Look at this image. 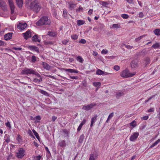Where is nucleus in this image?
<instances>
[{
  "mask_svg": "<svg viewBox=\"0 0 160 160\" xmlns=\"http://www.w3.org/2000/svg\"><path fill=\"white\" fill-rule=\"evenodd\" d=\"M28 0L26 1V4L29 8L30 9L36 13H38L41 8V6L38 0L31 1Z\"/></svg>",
  "mask_w": 160,
  "mask_h": 160,
  "instance_id": "obj_1",
  "label": "nucleus"
},
{
  "mask_svg": "<svg viewBox=\"0 0 160 160\" xmlns=\"http://www.w3.org/2000/svg\"><path fill=\"white\" fill-rule=\"evenodd\" d=\"M108 51L107 50H105L104 49L102 50L101 51V53L102 54H106L108 53Z\"/></svg>",
  "mask_w": 160,
  "mask_h": 160,
  "instance_id": "obj_64",
  "label": "nucleus"
},
{
  "mask_svg": "<svg viewBox=\"0 0 160 160\" xmlns=\"http://www.w3.org/2000/svg\"><path fill=\"white\" fill-rule=\"evenodd\" d=\"M32 42H41V40L38 39V35L37 34H35L32 38Z\"/></svg>",
  "mask_w": 160,
  "mask_h": 160,
  "instance_id": "obj_17",
  "label": "nucleus"
},
{
  "mask_svg": "<svg viewBox=\"0 0 160 160\" xmlns=\"http://www.w3.org/2000/svg\"><path fill=\"white\" fill-rule=\"evenodd\" d=\"M32 32H31V30H28L25 33H23L22 35L24 38L26 40H27L29 38L32 37Z\"/></svg>",
  "mask_w": 160,
  "mask_h": 160,
  "instance_id": "obj_6",
  "label": "nucleus"
},
{
  "mask_svg": "<svg viewBox=\"0 0 160 160\" xmlns=\"http://www.w3.org/2000/svg\"><path fill=\"white\" fill-rule=\"evenodd\" d=\"M154 110V108H151L148 110V112H153Z\"/></svg>",
  "mask_w": 160,
  "mask_h": 160,
  "instance_id": "obj_59",
  "label": "nucleus"
},
{
  "mask_svg": "<svg viewBox=\"0 0 160 160\" xmlns=\"http://www.w3.org/2000/svg\"><path fill=\"white\" fill-rule=\"evenodd\" d=\"M58 145L60 147L64 148L66 147L67 144L65 141L64 140H61L59 142Z\"/></svg>",
  "mask_w": 160,
  "mask_h": 160,
  "instance_id": "obj_12",
  "label": "nucleus"
},
{
  "mask_svg": "<svg viewBox=\"0 0 160 160\" xmlns=\"http://www.w3.org/2000/svg\"><path fill=\"white\" fill-rule=\"evenodd\" d=\"M41 157V156L40 155H38V156H35L34 158L35 160H40Z\"/></svg>",
  "mask_w": 160,
  "mask_h": 160,
  "instance_id": "obj_55",
  "label": "nucleus"
},
{
  "mask_svg": "<svg viewBox=\"0 0 160 160\" xmlns=\"http://www.w3.org/2000/svg\"><path fill=\"white\" fill-rule=\"evenodd\" d=\"M51 23V20L48 19L47 16L42 17L36 23L38 26H40L43 25H49Z\"/></svg>",
  "mask_w": 160,
  "mask_h": 160,
  "instance_id": "obj_3",
  "label": "nucleus"
},
{
  "mask_svg": "<svg viewBox=\"0 0 160 160\" xmlns=\"http://www.w3.org/2000/svg\"><path fill=\"white\" fill-rule=\"evenodd\" d=\"M114 115V113L113 112H112L108 116V118L111 119L113 116Z\"/></svg>",
  "mask_w": 160,
  "mask_h": 160,
  "instance_id": "obj_63",
  "label": "nucleus"
},
{
  "mask_svg": "<svg viewBox=\"0 0 160 160\" xmlns=\"http://www.w3.org/2000/svg\"><path fill=\"white\" fill-rule=\"evenodd\" d=\"M100 3L103 6L106 8L108 7V6L109 4V3L104 1H100Z\"/></svg>",
  "mask_w": 160,
  "mask_h": 160,
  "instance_id": "obj_23",
  "label": "nucleus"
},
{
  "mask_svg": "<svg viewBox=\"0 0 160 160\" xmlns=\"http://www.w3.org/2000/svg\"><path fill=\"white\" fill-rule=\"evenodd\" d=\"M129 124L130 126H132L133 127H135L137 125V122L135 120H133Z\"/></svg>",
  "mask_w": 160,
  "mask_h": 160,
  "instance_id": "obj_34",
  "label": "nucleus"
},
{
  "mask_svg": "<svg viewBox=\"0 0 160 160\" xmlns=\"http://www.w3.org/2000/svg\"><path fill=\"white\" fill-rule=\"evenodd\" d=\"M42 65L44 69H46L48 70H49L50 69V66L46 62H42Z\"/></svg>",
  "mask_w": 160,
  "mask_h": 160,
  "instance_id": "obj_18",
  "label": "nucleus"
},
{
  "mask_svg": "<svg viewBox=\"0 0 160 160\" xmlns=\"http://www.w3.org/2000/svg\"><path fill=\"white\" fill-rule=\"evenodd\" d=\"M104 27V25L103 24H99L98 27V28L99 31L100 32L103 30Z\"/></svg>",
  "mask_w": 160,
  "mask_h": 160,
  "instance_id": "obj_32",
  "label": "nucleus"
},
{
  "mask_svg": "<svg viewBox=\"0 0 160 160\" xmlns=\"http://www.w3.org/2000/svg\"><path fill=\"white\" fill-rule=\"evenodd\" d=\"M6 43L0 40V46L6 45Z\"/></svg>",
  "mask_w": 160,
  "mask_h": 160,
  "instance_id": "obj_58",
  "label": "nucleus"
},
{
  "mask_svg": "<svg viewBox=\"0 0 160 160\" xmlns=\"http://www.w3.org/2000/svg\"><path fill=\"white\" fill-rule=\"evenodd\" d=\"M136 74V72H133L132 73L130 72L128 69H126L121 73L120 76L124 78L132 77Z\"/></svg>",
  "mask_w": 160,
  "mask_h": 160,
  "instance_id": "obj_4",
  "label": "nucleus"
},
{
  "mask_svg": "<svg viewBox=\"0 0 160 160\" xmlns=\"http://www.w3.org/2000/svg\"><path fill=\"white\" fill-rule=\"evenodd\" d=\"M124 95V92L123 90L118 91L117 93L116 94V98L117 99H119L120 97H122Z\"/></svg>",
  "mask_w": 160,
  "mask_h": 160,
  "instance_id": "obj_15",
  "label": "nucleus"
},
{
  "mask_svg": "<svg viewBox=\"0 0 160 160\" xmlns=\"http://www.w3.org/2000/svg\"><path fill=\"white\" fill-rule=\"evenodd\" d=\"M97 156L96 154L94 155L93 153H91L90 155L89 160H95L97 159Z\"/></svg>",
  "mask_w": 160,
  "mask_h": 160,
  "instance_id": "obj_21",
  "label": "nucleus"
},
{
  "mask_svg": "<svg viewBox=\"0 0 160 160\" xmlns=\"http://www.w3.org/2000/svg\"><path fill=\"white\" fill-rule=\"evenodd\" d=\"M25 152V150L23 148H20L18 152L16 153V157L18 158H22L24 155V153Z\"/></svg>",
  "mask_w": 160,
  "mask_h": 160,
  "instance_id": "obj_5",
  "label": "nucleus"
},
{
  "mask_svg": "<svg viewBox=\"0 0 160 160\" xmlns=\"http://www.w3.org/2000/svg\"><path fill=\"white\" fill-rule=\"evenodd\" d=\"M0 7L4 11H5L6 10V3L4 2L2 0H0Z\"/></svg>",
  "mask_w": 160,
  "mask_h": 160,
  "instance_id": "obj_16",
  "label": "nucleus"
},
{
  "mask_svg": "<svg viewBox=\"0 0 160 160\" xmlns=\"http://www.w3.org/2000/svg\"><path fill=\"white\" fill-rule=\"evenodd\" d=\"M121 16L124 19H127L129 18V16L128 14H122Z\"/></svg>",
  "mask_w": 160,
  "mask_h": 160,
  "instance_id": "obj_45",
  "label": "nucleus"
},
{
  "mask_svg": "<svg viewBox=\"0 0 160 160\" xmlns=\"http://www.w3.org/2000/svg\"><path fill=\"white\" fill-rule=\"evenodd\" d=\"M147 54L146 51L145 49H143L142 50L140 53V55L141 56H144Z\"/></svg>",
  "mask_w": 160,
  "mask_h": 160,
  "instance_id": "obj_40",
  "label": "nucleus"
},
{
  "mask_svg": "<svg viewBox=\"0 0 160 160\" xmlns=\"http://www.w3.org/2000/svg\"><path fill=\"white\" fill-rule=\"evenodd\" d=\"M69 78L72 79H78V76H70Z\"/></svg>",
  "mask_w": 160,
  "mask_h": 160,
  "instance_id": "obj_54",
  "label": "nucleus"
},
{
  "mask_svg": "<svg viewBox=\"0 0 160 160\" xmlns=\"http://www.w3.org/2000/svg\"><path fill=\"white\" fill-rule=\"evenodd\" d=\"M12 49L16 50H20L22 49V48H16L15 47H12Z\"/></svg>",
  "mask_w": 160,
  "mask_h": 160,
  "instance_id": "obj_61",
  "label": "nucleus"
},
{
  "mask_svg": "<svg viewBox=\"0 0 160 160\" xmlns=\"http://www.w3.org/2000/svg\"><path fill=\"white\" fill-rule=\"evenodd\" d=\"M113 69L117 71H118L120 69L118 65H115L114 66Z\"/></svg>",
  "mask_w": 160,
  "mask_h": 160,
  "instance_id": "obj_53",
  "label": "nucleus"
},
{
  "mask_svg": "<svg viewBox=\"0 0 160 160\" xmlns=\"http://www.w3.org/2000/svg\"><path fill=\"white\" fill-rule=\"evenodd\" d=\"M44 148L46 151V154L47 157L48 158H49L51 156V153L48 148L46 146H44Z\"/></svg>",
  "mask_w": 160,
  "mask_h": 160,
  "instance_id": "obj_19",
  "label": "nucleus"
},
{
  "mask_svg": "<svg viewBox=\"0 0 160 160\" xmlns=\"http://www.w3.org/2000/svg\"><path fill=\"white\" fill-rule=\"evenodd\" d=\"M84 139V135L82 134V135H81L79 137V139L78 140V142L80 144L82 143Z\"/></svg>",
  "mask_w": 160,
  "mask_h": 160,
  "instance_id": "obj_25",
  "label": "nucleus"
},
{
  "mask_svg": "<svg viewBox=\"0 0 160 160\" xmlns=\"http://www.w3.org/2000/svg\"><path fill=\"white\" fill-rule=\"evenodd\" d=\"M40 78L39 79H38L37 78H35L33 80V82H37L38 83L41 82L42 81V78L41 77V76Z\"/></svg>",
  "mask_w": 160,
  "mask_h": 160,
  "instance_id": "obj_36",
  "label": "nucleus"
},
{
  "mask_svg": "<svg viewBox=\"0 0 160 160\" xmlns=\"http://www.w3.org/2000/svg\"><path fill=\"white\" fill-rule=\"evenodd\" d=\"M154 33L157 36L160 35V29L158 28L156 29L153 31Z\"/></svg>",
  "mask_w": 160,
  "mask_h": 160,
  "instance_id": "obj_31",
  "label": "nucleus"
},
{
  "mask_svg": "<svg viewBox=\"0 0 160 160\" xmlns=\"http://www.w3.org/2000/svg\"><path fill=\"white\" fill-rule=\"evenodd\" d=\"M104 73V71L99 69H98L96 72V74L97 75H103Z\"/></svg>",
  "mask_w": 160,
  "mask_h": 160,
  "instance_id": "obj_33",
  "label": "nucleus"
},
{
  "mask_svg": "<svg viewBox=\"0 0 160 160\" xmlns=\"http://www.w3.org/2000/svg\"><path fill=\"white\" fill-rule=\"evenodd\" d=\"M120 25L118 24H114L112 25V27L113 28H120Z\"/></svg>",
  "mask_w": 160,
  "mask_h": 160,
  "instance_id": "obj_50",
  "label": "nucleus"
},
{
  "mask_svg": "<svg viewBox=\"0 0 160 160\" xmlns=\"http://www.w3.org/2000/svg\"><path fill=\"white\" fill-rule=\"evenodd\" d=\"M41 119V117L39 115L37 116L34 118V120H35L38 122H39V121Z\"/></svg>",
  "mask_w": 160,
  "mask_h": 160,
  "instance_id": "obj_41",
  "label": "nucleus"
},
{
  "mask_svg": "<svg viewBox=\"0 0 160 160\" xmlns=\"http://www.w3.org/2000/svg\"><path fill=\"white\" fill-rule=\"evenodd\" d=\"M27 132L28 133V134L31 137L33 138H35V137H34V136H33L32 131H31V130H30V129H29L28 132Z\"/></svg>",
  "mask_w": 160,
  "mask_h": 160,
  "instance_id": "obj_44",
  "label": "nucleus"
},
{
  "mask_svg": "<svg viewBox=\"0 0 160 160\" xmlns=\"http://www.w3.org/2000/svg\"><path fill=\"white\" fill-rule=\"evenodd\" d=\"M160 142V138L157 140L155 142L153 143L150 147V148H152L155 146L158 143Z\"/></svg>",
  "mask_w": 160,
  "mask_h": 160,
  "instance_id": "obj_27",
  "label": "nucleus"
},
{
  "mask_svg": "<svg viewBox=\"0 0 160 160\" xmlns=\"http://www.w3.org/2000/svg\"><path fill=\"white\" fill-rule=\"evenodd\" d=\"M63 16L64 18H66L68 16L67 11L66 10H63Z\"/></svg>",
  "mask_w": 160,
  "mask_h": 160,
  "instance_id": "obj_47",
  "label": "nucleus"
},
{
  "mask_svg": "<svg viewBox=\"0 0 160 160\" xmlns=\"http://www.w3.org/2000/svg\"><path fill=\"white\" fill-rule=\"evenodd\" d=\"M16 139L19 142H20L22 141V137L19 134L18 135V137L16 138Z\"/></svg>",
  "mask_w": 160,
  "mask_h": 160,
  "instance_id": "obj_43",
  "label": "nucleus"
},
{
  "mask_svg": "<svg viewBox=\"0 0 160 160\" xmlns=\"http://www.w3.org/2000/svg\"><path fill=\"white\" fill-rule=\"evenodd\" d=\"M96 105L95 103H92L88 105H84L82 108V109L88 111L92 108L94 106Z\"/></svg>",
  "mask_w": 160,
  "mask_h": 160,
  "instance_id": "obj_7",
  "label": "nucleus"
},
{
  "mask_svg": "<svg viewBox=\"0 0 160 160\" xmlns=\"http://www.w3.org/2000/svg\"><path fill=\"white\" fill-rule=\"evenodd\" d=\"M85 22L84 20H78L77 21V24L78 26H81L84 24Z\"/></svg>",
  "mask_w": 160,
  "mask_h": 160,
  "instance_id": "obj_30",
  "label": "nucleus"
},
{
  "mask_svg": "<svg viewBox=\"0 0 160 160\" xmlns=\"http://www.w3.org/2000/svg\"><path fill=\"white\" fill-rule=\"evenodd\" d=\"M151 62L150 58L148 57H147L144 58L143 62L145 67H146Z\"/></svg>",
  "mask_w": 160,
  "mask_h": 160,
  "instance_id": "obj_10",
  "label": "nucleus"
},
{
  "mask_svg": "<svg viewBox=\"0 0 160 160\" xmlns=\"http://www.w3.org/2000/svg\"><path fill=\"white\" fill-rule=\"evenodd\" d=\"M77 61H79L80 62L82 63L83 62V59L82 57L80 56H78L77 58Z\"/></svg>",
  "mask_w": 160,
  "mask_h": 160,
  "instance_id": "obj_39",
  "label": "nucleus"
},
{
  "mask_svg": "<svg viewBox=\"0 0 160 160\" xmlns=\"http://www.w3.org/2000/svg\"><path fill=\"white\" fill-rule=\"evenodd\" d=\"M64 70L66 72H68L70 73H78V71L72 69H65Z\"/></svg>",
  "mask_w": 160,
  "mask_h": 160,
  "instance_id": "obj_20",
  "label": "nucleus"
},
{
  "mask_svg": "<svg viewBox=\"0 0 160 160\" xmlns=\"http://www.w3.org/2000/svg\"><path fill=\"white\" fill-rule=\"evenodd\" d=\"M71 38L72 39L74 40L77 39L78 38V36L76 35H73L71 36Z\"/></svg>",
  "mask_w": 160,
  "mask_h": 160,
  "instance_id": "obj_51",
  "label": "nucleus"
},
{
  "mask_svg": "<svg viewBox=\"0 0 160 160\" xmlns=\"http://www.w3.org/2000/svg\"><path fill=\"white\" fill-rule=\"evenodd\" d=\"M63 133H64L65 134L67 135V136H68L69 133L68 131L67 130V129H63Z\"/></svg>",
  "mask_w": 160,
  "mask_h": 160,
  "instance_id": "obj_57",
  "label": "nucleus"
},
{
  "mask_svg": "<svg viewBox=\"0 0 160 160\" xmlns=\"http://www.w3.org/2000/svg\"><path fill=\"white\" fill-rule=\"evenodd\" d=\"M12 32H11L5 34L4 36L5 40L7 41L8 40L11 39L12 37Z\"/></svg>",
  "mask_w": 160,
  "mask_h": 160,
  "instance_id": "obj_13",
  "label": "nucleus"
},
{
  "mask_svg": "<svg viewBox=\"0 0 160 160\" xmlns=\"http://www.w3.org/2000/svg\"><path fill=\"white\" fill-rule=\"evenodd\" d=\"M93 86L95 87H99L101 85V82H94L93 83Z\"/></svg>",
  "mask_w": 160,
  "mask_h": 160,
  "instance_id": "obj_35",
  "label": "nucleus"
},
{
  "mask_svg": "<svg viewBox=\"0 0 160 160\" xmlns=\"http://www.w3.org/2000/svg\"><path fill=\"white\" fill-rule=\"evenodd\" d=\"M39 92L43 95H44L47 96H48L49 94L46 91L42 90H40Z\"/></svg>",
  "mask_w": 160,
  "mask_h": 160,
  "instance_id": "obj_29",
  "label": "nucleus"
},
{
  "mask_svg": "<svg viewBox=\"0 0 160 160\" xmlns=\"http://www.w3.org/2000/svg\"><path fill=\"white\" fill-rule=\"evenodd\" d=\"M86 122V119H84L82 121L79 125L82 127V126Z\"/></svg>",
  "mask_w": 160,
  "mask_h": 160,
  "instance_id": "obj_52",
  "label": "nucleus"
},
{
  "mask_svg": "<svg viewBox=\"0 0 160 160\" xmlns=\"http://www.w3.org/2000/svg\"><path fill=\"white\" fill-rule=\"evenodd\" d=\"M148 118V116H145L142 117V119L143 120H147Z\"/></svg>",
  "mask_w": 160,
  "mask_h": 160,
  "instance_id": "obj_62",
  "label": "nucleus"
},
{
  "mask_svg": "<svg viewBox=\"0 0 160 160\" xmlns=\"http://www.w3.org/2000/svg\"><path fill=\"white\" fill-rule=\"evenodd\" d=\"M32 131L37 139L39 142H40V139L38 134L35 131L34 129L32 130Z\"/></svg>",
  "mask_w": 160,
  "mask_h": 160,
  "instance_id": "obj_24",
  "label": "nucleus"
},
{
  "mask_svg": "<svg viewBox=\"0 0 160 160\" xmlns=\"http://www.w3.org/2000/svg\"><path fill=\"white\" fill-rule=\"evenodd\" d=\"M131 68L133 69L136 68L138 66V62L136 60H132L130 63Z\"/></svg>",
  "mask_w": 160,
  "mask_h": 160,
  "instance_id": "obj_11",
  "label": "nucleus"
},
{
  "mask_svg": "<svg viewBox=\"0 0 160 160\" xmlns=\"http://www.w3.org/2000/svg\"><path fill=\"white\" fill-rule=\"evenodd\" d=\"M37 60V57L34 55L32 57L31 62L33 63H35Z\"/></svg>",
  "mask_w": 160,
  "mask_h": 160,
  "instance_id": "obj_38",
  "label": "nucleus"
},
{
  "mask_svg": "<svg viewBox=\"0 0 160 160\" xmlns=\"http://www.w3.org/2000/svg\"><path fill=\"white\" fill-rule=\"evenodd\" d=\"M145 35H143L141 36L138 38H136L135 39V41L136 42H138L140 40H141L143 37H145Z\"/></svg>",
  "mask_w": 160,
  "mask_h": 160,
  "instance_id": "obj_46",
  "label": "nucleus"
},
{
  "mask_svg": "<svg viewBox=\"0 0 160 160\" xmlns=\"http://www.w3.org/2000/svg\"><path fill=\"white\" fill-rule=\"evenodd\" d=\"M139 134L138 132H135L133 133V134L132 135L130 138V140L131 141L134 142L138 138Z\"/></svg>",
  "mask_w": 160,
  "mask_h": 160,
  "instance_id": "obj_9",
  "label": "nucleus"
},
{
  "mask_svg": "<svg viewBox=\"0 0 160 160\" xmlns=\"http://www.w3.org/2000/svg\"><path fill=\"white\" fill-rule=\"evenodd\" d=\"M76 5V4H75L73 3H70L69 4V8L70 10H73L75 8V6Z\"/></svg>",
  "mask_w": 160,
  "mask_h": 160,
  "instance_id": "obj_37",
  "label": "nucleus"
},
{
  "mask_svg": "<svg viewBox=\"0 0 160 160\" xmlns=\"http://www.w3.org/2000/svg\"><path fill=\"white\" fill-rule=\"evenodd\" d=\"M79 42L80 43L84 44L86 42V41L84 39H81L79 41Z\"/></svg>",
  "mask_w": 160,
  "mask_h": 160,
  "instance_id": "obj_49",
  "label": "nucleus"
},
{
  "mask_svg": "<svg viewBox=\"0 0 160 160\" xmlns=\"http://www.w3.org/2000/svg\"><path fill=\"white\" fill-rule=\"evenodd\" d=\"M5 125L6 127H8L10 128H11V124L9 122H8L6 123Z\"/></svg>",
  "mask_w": 160,
  "mask_h": 160,
  "instance_id": "obj_60",
  "label": "nucleus"
},
{
  "mask_svg": "<svg viewBox=\"0 0 160 160\" xmlns=\"http://www.w3.org/2000/svg\"><path fill=\"white\" fill-rule=\"evenodd\" d=\"M10 7H14L13 2L12 0H8Z\"/></svg>",
  "mask_w": 160,
  "mask_h": 160,
  "instance_id": "obj_42",
  "label": "nucleus"
},
{
  "mask_svg": "<svg viewBox=\"0 0 160 160\" xmlns=\"http://www.w3.org/2000/svg\"><path fill=\"white\" fill-rule=\"evenodd\" d=\"M27 27V24L26 22L22 23V22H20L17 25V28L20 30H23L25 29Z\"/></svg>",
  "mask_w": 160,
  "mask_h": 160,
  "instance_id": "obj_8",
  "label": "nucleus"
},
{
  "mask_svg": "<svg viewBox=\"0 0 160 160\" xmlns=\"http://www.w3.org/2000/svg\"><path fill=\"white\" fill-rule=\"evenodd\" d=\"M22 75H30L31 74L34 75L38 77H40L41 75L36 71V70L32 68H25L23 69L21 72Z\"/></svg>",
  "mask_w": 160,
  "mask_h": 160,
  "instance_id": "obj_2",
  "label": "nucleus"
},
{
  "mask_svg": "<svg viewBox=\"0 0 160 160\" xmlns=\"http://www.w3.org/2000/svg\"><path fill=\"white\" fill-rule=\"evenodd\" d=\"M17 5L19 8H22V6L23 2L22 0H16Z\"/></svg>",
  "mask_w": 160,
  "mask_h": 160,
  "instance_id": "obj_22",
  "label": "nucleus"
},
{
  "mask_svg": "<svg viewBox=\"0 0 160 160\" xmlns=\"http://www.w3.org/2000/svg\"><path fill=\"white\" fill-rule=\"evenodd\" d=\"M28 48L31 51H34L38 53L39 52V49L37 47L33 46L30 45L28 47Z\"/></svg>",
  "mask_w": 160,
  "mask_h": 160,
  "instance_id": "obj_14",
  "label": "nucleus"
},
{
  "mask_svg": "<svg viewBox=\"0 0 160 160\" xmlns=\"http://www.w3.org/2000/svg\"><path fill=\"white\" fill-rule=\"evenodd\" d=\"M152 47L154 49L160 48V43L156 42L155 44H153Z\"/></svg>",
  "mask_w": 160,
  "mask_h": 160,
  "instance_id": "obj_26",
  "label": "nucleus"
},
{
  "mask_svg": "<svg viewBox=\"0 0 160 160\" xmlns=\"http://www.w3.org/2000/svg\"><path fill=\"white\" fill-rule=\"evenodd\" d=\"M83 10V8L82 7L80 6L79 8L77 9L76 10V12L77 13H78L81 11H82Z\"/></svg>",
  "mask_w": 160,
  "mask_h": 160,
  "instance_id": "obj_48",
  "label": "nucleus"
},
{
  "mask_svg": "<svg viewBox=\"0 0 160 160\" xmlns=\"http://www.w3.org/2000/svg\"><path fill=\"white\" fill-rule=\"evenodd\" d=\"M97 117L98 116L97 114L94 115V117L92 118H91V122H92L94 124L97 120Z\"/></svg>",
  "mask_w": 160,
  "mask_h": 160,
  "instance_id": "obj_28",
  "label": "nucleus"
},
{
  "mask_svg": "<svg viewBox=\"0 0 160 160\" xmlns=\"http://www.w3.org/2000/svg\"><path fill=\"white\" fill-rule=\"evenodd\" d=\"M155 95H154L152 96L151 97L149 98L148 100H146L145 101V102L147 103L148 102L149 100H151L152 98L155 97Z\"/></svg>",
  "mask_w": 160,
  "mask_h": 160,
  "instance_id": "obj_56",
  "label": "nucleus"
}]
</instances>
